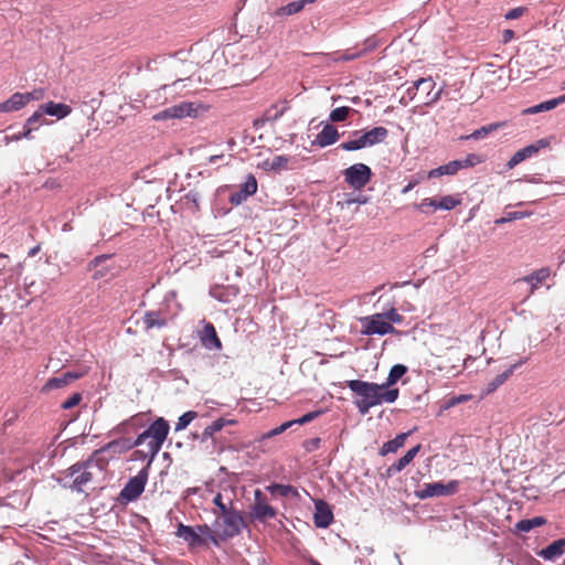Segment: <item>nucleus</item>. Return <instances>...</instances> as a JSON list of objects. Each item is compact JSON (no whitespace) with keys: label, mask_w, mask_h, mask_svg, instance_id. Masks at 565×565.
<instances>
[{"label":"nucleus","mask_w":565,"mask_h":565,"mask_svg":"<svg viewBox=\"0 0 565 565\" xmlns=\"http://www.w3.org/2000/svg\"><path fill=\"white\" fill-rule=\"evenodd\" d=\"M340 134L332 125H326L322 130L317 135L315 143L321 148L331 146L338 141Z\"/></svg>","instance_id":"412c9836"},{"label":"nucleus","mask_w":565,"mask_h":565,"mask_svg":"<svg viewBox=\"0 0 565 565\" xmlns=\"http://www.w3.org/2000/svg\"><path fill=\"white\" fill-rule=\"evenodd\" d=\"M183 204L188 205L189 209L198 211L200 203V194L196 191H190L182 199Z\"/></svg>","instance_id":"a18cd8bd"},{"label":"nucleus","mask_w":565,"mask_h":565,"mask_svg":"<svg viewBox=\"0 0 565 565\" xmlns=\"http://www.w3.org/2000/svg\"><path fill=\"white\" fill-rule=\"evenodd\" d=\"M289 109V105L287 100H280L274 105H271L266 111L265 117L267 120L275 121L279 119L287 110Z\"/></svg>","instance_id":"2f4dec72"},{"label":"nucleus","mask_w":565,"mask_h":565,"mask_svg":"<svg viewBox=\"0 0 565 565\" xmlns=\"http://www.w3.org/2000/svg\"><path fill=\"white\" fill-rule=\"evenodd\" d=\"M201 343L207 350L220 351L222 349V342L216 333L215 327L211 322H205L203 328L199 332Z\"/></svg>","instance_id":"4468645a"},{"label":"nucleus","mask_w":565,"mask_h":565,"mask_svg":"<svg viewBox=\"0 0 565 565\" xmlns=\"http://www.w3.org/2000/svg\"><path fill=\"white\" fill-rule=\"evenodd\" d=\"M232 510H234L233 507H227V504L223 503L221 507H218V512H215L217 515L216 521L214 522V526L220 525V518H222L224 514L230 513Z\"/></svg>","instance_id":"bf43d9fd"},{"label":"nucleus","mask_w":565,"mask_h":565,"mask_svg":"<svg viewBox=\"0 0 565 565\" xmlns=\"http://www.w3.org/2000/svg\"><path fill=\"white\" fill-rule=\"evenodd\" d=\"M292 425H295V422H292V420L286 422V423L281 424L280 426L276 427L275 429H273L269 435L270 436L279 435V434L284 433L286 429H288L289 427H291Z\"/></svg>","instance_id":"052dcab7"},{"label":"nucleus","mask_w":565,"mask_h":565,"mask_svg":"<svg viewBox=\"0 0 565 565\" xmlns=\"http://www.w3.org/2000/svg\"><path fill=\"white\" fill-rule=\"evenodd\" d=\"M361 321L363 327L362 333L366 335H384L396 332V329L385 320V317L382 313L365 317Z\"/></svg>","instance_id":"6e6552de"},{"label":"nucleus","mask_w":565,"mask_h":565,"mask_svg":"<svg viewBox=\"0 0 565 565\" xmlns=\"http://www.w3.org/2000/svg\"><path fill=\"white\" fill-rule=\"evenodd\" d=\"M276 514V509L268 503L266 495L262 490L256 489L254 491L252 516L257 521L265 522L266 520L274 519Z\"/></svg>","instance_id":"9b49d317"},{"label":"nucleus","mask_w":565,"mask_h":565,"mask_svg":"<svg viewBox=\"0 0 565 565\" xmlns=\"http://www.w3.org/2000/svg\"><path fill=\"white\" fill-rule=\"evenodd\" d=\"M362 135L366 146L372 147L383 142L388 136V130L385 127H374Z\"/></svg>","instance_id":"393cba45"},{"label":"nucleus","mask_w":565,"mask_h":565,"mask_svg":"<svg viewBox=\"0 0 565 565\" xmlns=\"http://www.w3.org/2000/svg\"><path fill=\"white\" fill-rule=\"evenodd\" d=\"M88 373V367H84L79 371H70L61 374L60 376L51 377L42 387V392H50L52 390L62 388L76 380L82 379Z\"/></svg>","instance_id":"f8f14e48"},{"label":"nucleus","mask_w":565,"mask_h":565,"mask_svg":"<svg viewBox=\"0 0 565 565\" xmlns=\"http://www.w3.org/2000/svg\"><path fill=\"white\" fill-rule=\"evenodd\" d=\"M460 162L452 160L444 166L435 168L428 172V178H438L445 174L452 175L460 170Z\"/></svg>","instance_id":"c756f323"},{"label":"nucleus","mask_w":565,"mask_h":565,"mask_svg":"<svg viewBox=\"0 0 565 565\" xmlns=\"http://www.w3.org/2000/svg\"><path fill=\"white\" fill-rule=\"evenodd\" d=\"M196 532L203 537L206 536L209 540H211L214 544H218V532H213L211 527L206 524L198 525Z\"/></svg>","instance_id":"49530a36"},{"label":"nucleus","mask_w":565,"mask_h":565,"mask_svg":"<svg viewBox=\"0 0 565 565\" xmlns=\"http://www.w3.org/2000/svg\"><path fill=\"white\" fill-rule=\"evenodd\" d=\"M348 387L358 396L354 404L362 415L370 412L372 407L383 403L392 404L399 396V390H385L382 384L365 382L361 380H351L347 383Z\"/></svg>","instance_id":"f257e3e1"},{"label":"nucleus","mask_w":565,"mask_h":565,"mask_svg":"<svg viewBox=\"0 0 565 565\" xmlns=\"http://www.w3.org/2000/svg\"><path fill=\"white\" fill-rule=\"evenodd\" d=\"M524 12H525V9L522 8V7L514 8V9H512V10L507 12L505 19L507 20L518 19V18L522 17Z\"/></svg>","instance_id":"13d9d810"},{"label":"nucleus","mask_w":565,"mask_h":565,"mask_svg":"<svg viewBox=\"0 0 565 565\" xmlns=\"http://www.w3.org/2000/svg\"><path fill=\"white\" fill-rule=\"evenodd\" d=\"M503 125H504L503 122H494V124H490L487 126H482L481 128L476 129L470 135L461 136L460 140H470V139L479 140V139L486 138L489 134L498 130Z\"/></svg>","instance_id":"7c9ffc66"},{"label":"nucleus","mask_w":565,"mask_h":565,"mask_svg":"<svg viewBox=\"0 0 565 565\" xmlns=\"http://www.w3.org/2000/svg\"><path fill=\"white\" fill-rule=\"evenodd\" d=\"M564 102H565V95L559 96L557 98H553V99L543 102V103H541L539 105H535V106L529 108L527 113H530V114H537V113H541V111H547V110H551V109L555 108L556 106H558L559 104H562Z\"/></svg>","instance_id":"c9c22d12"},{"label":"nucleus","mask_w":565,"mask_h":565,"mask_svg":"<svg viewBox=\"0 0 565 565\" xmlns=\"http://www.w3.org/2000/svg\"><path fill=\"white\" fill-rule=\"evenodd\" d=\"M502 38H503V42L507 43L514 38V32L512 30H504Z\"/></svg>","instance_id":"0e129e2a"},{"label":"nucleus","mask_w":565,"mask_h":565,"mask_svg":"<svg viewBox=\"0 0 565 565\" xmlns=\"http://www.w3.org/2000/svg\"><path fill=\"white\" fill-rule=\"evenodd\" d=\"M441 93H443V89H439L438 92H436L434 95H429L427 96V98H424L423 103L425 105H431V104H435L441 96Z\"/></svg>","instance_id":"680f3d73"},{"label":"nucleus","mask_w":565,"mask_h":565,"mask_svg":"<svg viewBox=\"0 0 565 565\" xmlns=\"http://www.w3.org/2000/svg\"><path fill=\"white\" fill-rule=\"evenodd\" d=\"M374 45H369L367 49L361 51V52H358V53H352V54H343L341 55L338 61H352V60H355V58H359L360 56H362L367 50H371L373 49Z\"/></svg>","instance_id":"4d7b16f0"},{"label":"nucleus","mask_w":565,"mask_h":565,"mask_svg":"<svg viewBox=\"0 0 565 565\" xmlns=\"http://www.w3.org/2000/svg\"><path fill=\"white\" fill-rule=\"evenodd\" d=\"M213 436H214V433H212V430H210L209 426L205 427V429L202 433V439L207 440L209 438H213Z\"/></svg>","instance_id":"338daca9"},{"label":"nucleus","mask_w":565,"mask_h":565,"mask_svg":"<svg viewBox=\"0 0 565 565\" xmlns=\"http://www.w3.org/2000/svg\"><path fill=\"white\" fill-rule=\"evenodd\" d=\"M351 111L352 109L348 106L338 107L330 113V120L333 122L344 121Z\"/></svg>","instance_id":"a19ab883"},{"label":"nucleus","mask_w":565,"mask_h":565,"mask_svg":"<svg viewBox=\"0 0 565 565\" xmlns=\"http://www.w3.org/2000/svg\"><path fill=\"white\" fill-rule=\"evenodd\" d=\"M149 468L148 465L143 467L137 476L130 478L126 486L120 491V499L131 502L137 500L141 493L145 490L146 483L148 481V475H149Z\"/></svg>","instance_id":"39448f33"},{"label":"nucleus","mask_w":565,"mask_h":565,"mask_svg":"<svg viewBox=\"0 0 565 565\" xmlns=\"http://www.w3.org/2000/svg\"><path fill=\"white\" fill-rule=\"evenodd\" d=\"M303 2L301 0L294 1L288 3L287 6L280 7L273 13L274 17L280 15H291L300 12L303 9Z\"/></svg>","instance_id":"e433bc0d"},{"label":"nucleus","mask_w":565,"mask_h":565,"mask_svg":"<svg viewBox=\"0 0 565 565\" xmlns=\"http://www.w3.org/2000/svg\"><path fill=\"white\" fill-rule=\"evenodd\" d=\"M26 100L23 93H14L8 100L0 104V111L10 113L17 111L26 106Z\"/></svg>","instance_id":"a878e982"},{"label":"nucleus","mask_w":565,"mask_h":565,"mask_svg":"<svg viewBox=\"0 0 565 565\" xmlns=\"http://www.w3.org/2000/svg\"><path fill=\"white\" fill-rule=\"evenodd\" d=\"M257 191V180L253 174H248L246 181L239 189L230 195V202L239 205Z\"/></svg>","instance_id":"ddd939ff"},{"label":"nucleus","mask_w":565,"mask_h":565,"mask_svg":"<svg viewBox=\"0 0 565 565\" xmlns=\"http://www.w3.org/2000/svg\"><path fill=\"white\" fill-rule=\"evenodd\" d=\"M198 106L192 102H182L170 106L152 116L154 121H163L169 119H182L185 117H196Z\"/></svg>","instance_id":"20e7f679"},{"label":"nucleus","mask_w":565,"mask_h":565,"mask_svg":"<svg viewBox=\"0 0 565 565\" xmlns=\"http://www.w3.org/2000/svg\"><path fill=\"white\" fill-rule=\"evenodd\" d=\"M399 472L398 468H396L395 463L391 465L385 473H384V477L385 478H392L395 473Z\"/></svg>","instance_id":"e2e57ef3"},{"label":"nucleus","mask_w":565,"mask_h":565,"mask_svg":"<svg viewBox=\"0 0 565 565\" xmlns=\"http://www.w3.org/2000/svg\"><path fill=\"white\" fill-rule=\"evenodd\" d=\"M471 398L470 395H458V396H454L451 397L450 399H448L447 404H446V408H449V407H454L458 404H461V403H466L468 402L469 399Z\"/></svg>","instance_id":"6e6d98bb"},{"label":"nucleus","mask_w":565,"mask_h":565,"mask_svg":"<svg viewBox=\"0 0 565 565\" xmlns=\"http://www.w3.org/2000/svg\"><path fill=\"white\" fill-rule=\"evenodd\" d=\"M530 215H531V212H521V211L507 212L503 217H501V218L495 221V224H498V225L504 224V223H508V222H512V221H515V220H521V218L527 217Z\"/></svg>","instance_id":"c03bdc74"},{"label":"nucleus","mask_w":565,"mask_h":565,"mask_svg":"<svg viewBox=\"0 0 565 565\" xmlns=\"http://www.w3.org/2000/svg\"><path fill=\"white\" fill-rule=\"evenodd\" d=\"M92 466H86V461L77 462L67 469V476L73 478L72 489L83 492L93 481Z\"/></svg>","instance_id":"1a4fd4ad"},{"label":"nucleus","mask_w":565,"mask_h":565,"mask_svg":"<svg viewBox=\"0 0 565 565\" xmlns=\"http://www.w3.org/2000/svg\"><path fill=\"white\" fill-rule=\"evenodd\" d=\"M420 448V445H416L415 447L407 450V452L395 462L396 468H398V470L402 471L406 466H408L413 461V459L419 452Z\"/></svg>","instance_id":"58836bf2"},{"label":"nucleus","mask_w":565,"mask_h":565,"mask_svg":"<svg viewBox=\"0 0 565 565\" xmlns=\"http://www.w3.org/2000/svg\"><path fill=\"white\" fill-rule=\"evenodd\" d=\"M82 401L81 393H73L66 401H64L61 405L63 409H71L77 406Z\"/></svg>","instance_id":"8fccbe9b"},{"label":"nucleus","mask_w":565,"mask_h":565,"mask_svg":"<svg viewBox=\"0 0 565 565\" xmlns=\"http://www.w3.org/2000/svg\"><path fill=\"white\" fill-rule=\"evenodd\" d=\"M23 94H24L26 104H29L32 100H41L44 98V95H45L43 88H36V89H33L32 92H28V93H23Z\"/></svg>","instance_id":"603ef678"},{"label":"nucleus","mask_w":565,"mask_h":565,"mask_svg":"<svg viewBox=\"0 0 565 565\" xmlns=\"http://www.w3.org/2000/svg\"><path fill=\"white\" fill-rule=\"evenodd\" d=\"M267 490L273 494L278 493L281 497H299L298 490L290 484L273 483L267 487Z\"/></svg>","instance_id":"473e14b6"},{"label":"nucleus","mask_w":565,"mask_h":565,"mask_svg":"<svg viewBox=\"0 0 565 565\" xmlns=\"http://www.w3.org/2000/svg\"><path fill=\"white\" fill-rule=\"evenodd\" d=\"M177 535L189 543L190 546H202L206 543V539L202 537L194 527L180 524Z\"/></svg>","instance_id":"aec40b11"},{"label":"nucleus","mask_w":565,"mask_h":565,"mask_svg":"<svg viewBox=\"0 0 565 565\" xmlns=\"http://www.w3.org/2000/svg\"><path fill=\"white\" fill-rule=\"evenodd\" d=\"M109 256L107 255H99V256H96L93 260H92V264L94 266H98L102 262H104L105 259H107Z\"/></svg>","instance_id":"69168bd1"},{"label":"nucleus","mask_w":565,"mask_h":565,"mask_svg":"<svg viewBox=\"0 0 565 565\" xmlns=\"http://www.w3.org/2000/svg\"><path fill=\"white\" fill-rule=\"evenodd\" d=\"M23 138H25V139H32L33 138L32 137V131L29 128H26L25 126H23V130L21 132H18V134L12 135L10 137H6L7 142L8 141H19V140H21Z\"/></svg>","instance_id":"864d4df0"},{"label":"nucleus","mask_w":565,"mask_h":565,"mask_svg":"<svg viewBox=\"0 0 565 565\" xmlns=\"http://www.w3.org/2000/svg\"><path fill=\"white\" fill-rule=\"evenodd\" d=\"M383 315H384V317H385V320H386L387 322H390L391 324H392V323H397V324H399V323H402V322H403V319H404V318H403V316H402V315H399V313L397 312V310H396V309H394V308L390 309L388 311L384 312Z\"/></svg>","instance_id":"3c124183"},{"label":"nucleus","mask_w":565,"mask_h":565,"mask_svg":"<svg viewBox=\"0 0 565 565\" xmlns=\"http://www.w3.org/2000/svg\"><path fill=\"white\" fill-rule=\"evenodd\" d=\"M235 424H236V420H234V419L218 418V419L214 420L211 425H209V428H210V430H212V433L216 434L217 431L222 430L223 427H225L226 425H235Z\"/></svg>","instance_id":"09e8293b"},{"label":"nucleus","mask_w":565,"mask_h":565,"mask_svg":"<svg viewBox=\"0 0 565 565\" xmlns=\"http://www.w3.org/2000/svg\"><path fill=\"white\" fill-rule=\"evenodd\" d=\"M518 364L511 365L507 371L497 375L487 386V393L490 394L494 392L499 386H501L514 372Z\"/></svg>","instance_id":"72a5a7b5"},{"label":"nucleus","mask_w":565,"mask_h":565,"mask_svg":"<svg viewBox=\"0 0 565 565\" xmlns=\"http://www.w3.org/2000/svg\"><path fill=\"white\" fill-rule=\"evenodd\" d=\"M548 143L541 139L539 140L534 145H530V146H526L520 150H518L511 158L510 160L508 161L507 166L509 169H512L514 168L515 166H518L519 163H521L522 161H524L525 159L527 158H531L532 156H534L535 153H537V151L541 149V148H544L546 147Z\"/></svg>","instance_id":"dca6fc26"},{"label":"nucleus","mask_w":565,"mask_h":565,"mask_svg":"<svg viewBox=\"0 0 565 565\" xmlns=\"http://www.w3.org/2000/svg\"><path fill=\"white\" fill-rule=\"evenodd\" d=\"M45 122L43 118V114L41 109L36 110L31 117L28 118L24 126L29 128L31 131L38 129L41 125Z\"/></svg>","instance_id":"79ce46f5"},{"label":"nucleus","mask_w":565,"mask_h":565,"mask_svg":"<svg viewBox=\"0 0 565 565\" xmlns=\"http://www.w3.org/2000/svg\"><path fill=\"white\" fill-rule=\"evenodd\" d=\"M333 521V513L329 504L323 500L315 501L313 522L317 527H328Z\"/></svg>","instance_id":"2eb2a0df"},{"label":"nucleus","mask_w":565,"mask_h":565,"mask_svg":"<svg viewBox=\"0 0 565 565\" xmlns=\"http://www.w3.org/2000/svg\"><path fill=\"white\" fill-rule=\"evenodd\" d=\"M170 426L168 422L159 417L145 431L139 434L135 439L136 447L146 444V450H137L135 454L140 458H148V467L151 466L153 459L161 450L163 443L169 435Z\"/></svg>","instance_id":"f03ea898"},{"label":"nucleus","mask_w":565,"mask_h":565,"mask_svg":"<svg viewBox=\"0 0 565 565\" xmlns=\"http://www.w3.org/2000/svg\"><path fill=\"white\" fill-rule=\"evenodd\" d=\"M460 204L461 199L457 195H445L440 199L426 198L422 200L420 203L416 205V207L425 214H430L437 210L450 211Z\"/></svg>","instance_id":"0eeeda50"},{"label":"nucleus","mask_w":565,"mask_h":565,"mask_svg":"<svg viewBox=\"0 0 565 565\" xmlns=\"http://www.w3.org/2000/svg\"><path fill=\"white\" fill-rule=\"evenodd\" d=\"M546 520L543 516H535L533 519L521 520L515 524L518 532H530L536 526L544 525Z\"/></svg>","instance_id":"f704fd0d"},{"label":"nucleus","mask_w":565,"mask_h":565,"mask_svg":"<svg viewBox=\"0 0 565 565\" xmlns=\"http://www.w3.org/2000/svg\"><path fill=\"white\" fill-rule=\"evenodd\" d=\"M422 86H426V88H427V96H429L431 90L435 87V82L433 81L431 77L419 78L416 82H414L413 86H411V87H408L406 89V96H407L408 100L415 99V97H416L418 90H420Z\"/></svg>","instance_id":"cd10ccee"},{"label":"nucleus","mask_w":565,"mask_h":565,"mask_svg":"<svg viewBox=\"0 0 565 565\" xmlns=\"http://www.w3.org/2000/svg\"><path fill=\"white\" fill-rule=\"evenodd\" d=\"M213 503L218 508L221 507L224 502H223V495L221 493H217L214 499H213Z\"/></svg>","instance_id":"774afa93"},{"label":"nucleus","mask_w":565,"mask_h":565,"mask_svg":"<svg viewBox=\"0 0 565 565\" xmlns=\"http://www.w3.org/2000/svg\"><path fill=\"white\" fill-rule=\"evenodd\" d=\"M409 435H411V433H402V434H398L394 439L384 443L380 449V455L386 456L390 452L397 451L401 447L404 446V444Z\"/></svg>","instance_id":"bb28decb"},{"label":"nucleus","mask_w":565,"mask_h":565,"mask_svg":"<svg viewBox=\"0 0 565 565\" xmlns=\"http://www.w3.org/2000/svg\"><path fill=\"white\" fill-rule=\"evenodd\" d=\"M198 417V413L194 411L185 412L183 415H181L178 419V423L175 424V430H183L185 429L189 424Z\"/></svg>","instance_id":"37998d69"},{"label":"nucleus","mask_w":565,"mask_h":565,"mask_svg":"<svg viewBox=\"0 0 565 565\" xmlns=\"http://www.w3.org/2000/svg\"><path fill=\"white\" fill-rule=\"evenodd\" d=\"M407 372V367L403 364H395L390 370V373L386 377V381L382 383L385 390H393V385H395L398 380H401Z\"/></svg>","instance_id":"c85d7f7f"},{"label":"nucleus","mask_w":565,"mask_h":565,"mask_svg":"<svg viewBox=\"0 0 565 565\" xmlns=\"http://www.w3.org/2000/svg\"><path fill=\"white\" fill-rule=\"evenodd\" d=\"M345 183L354 189H363L372 179V170L364 163H354L343 171Z\"/></svg>","instance_id":"7ed1b4c3"},{"label":"nucleus","mask_w":565,"mask_h":565,"mask_svg":"<svg viewBox=\"0 0 565 565\" xmlns=\"http://www.w3.org/2000/svg\"><path fill=\"white\" fill-rule=\"evenodd\" d=\"M459 482L451 480L448 483L433 482L424 483L423 487L415 492L418 499H428L433 497H448L452 495L458 491Z\"/></svg>","instance_id":"423d86ee"},{"label":"nucleus","mask_w":565,"mask_h":565,"mask_svg":"<svg viewBox=\"0 0 565 565\" xmlns=\"http://www.w3.org/2000/svg\"><path fill=\"white\" fill-rule=\"evenodd\" d=\"M366 147L367 146L363 139V135H360L358 138L344 141L339 146V148H341L342 150H345V151L360 150V149H363Z\"/></svg>","instance_id":"ea45409f"},{"label":"nucleus","mask_w":565,"mask_h":565,"mask_svg":"<svg viewBox=\"0 0 565 565\" xmlns=\"http://www.w3.org/2000/svg\"><path fill=\"white\" fill-rule=\"evenodd\" d=\"M116 456L113 452H109L104 446L89 456L86 460V466L97 467L100 471L105 470L108 463Z\"/></svg>","instance_id":"6ab92c4d"},{"label":"nucleus","mask_w":565,"mask_h":565,"mask_svg":"<svg viewBox=\"0 0 565 565\" xmlns=\"http://www.w3.org/2000/svg\"><path fill=\"white\" fill-rule=\"evenodd\" d=\"M320 414H321L320 411L310 412V413L305 414L300 418L295 419L294 422H295V424H298V425L308 424L311 420H313L315 418H317Z\"/></svg>","instance_id":"5fc2aeb1"},{"label":"nucleus","mask_w":565,"mask_h":565,"mask_svg":"<svg viewBox=\"0 0 565 565\" xmlns=\"http://www.w3.org/2000/svg\"><path fill=\"white\" fill-rule=\"evenodd\" d=\"M291 161V157L281 154L274 157L270 162L267 161L266 163L270 167L271 170L280 172L282 170L291 169V167L289 166Z\"/></svg>","instance_id":"4c0bfd02"},{"label":"nucleus","mask_w":565,"mask_h":565,"mask_svg":"<svg viewBox=\"0 0 565 565\" xmlns=\"http://www.w3.org/2000/svg\"><path fill=\"white\" fill-rule=\"evenodd\" d=\"M565 552V539H559L552 542L545 548H543L539 555L544 559H555L561 557Z\"/></svg>","instance_id":"5701e85b"},{"label":"nucleus","mask_w":565,"mask_h":565,"mask_svg":"<svg viewBox=\"0 0 565 565\" xmlns=\"http://www.w3.org/2000/svg\"><path fill=\"white\" fill-rule=\"evenodd\" d=\"M551 277V268L542 267L530 275L520 278L518 281H524L530 284V295H533L548 278Z\"/></svg>","instance_id":"f3484780"},{"label":"nucleus","mask_w":565,"mask_h":565,"mask_svg":"<svg viewBox=\"0 0 565 565\" xmlns=\"http://www.w3.org/2000/svg\"><path fill=\"white\" fill-rule=\"evenodd\" d=\"M143 328L149 331L153 328L161 329L168 326L169 319L161 310L146 311L142 317Z\"/></svg>","instance_id":"a211bd4d"},{"label":"nucleus","mask_w":565,"mask_h":565,"mask_svg":"<svg viewBox=\"0 0 565 565\" xmlns=\"http://www.w3.org/2000/svg\"><path fill=\"white\" fill-rule=\"evenodd\" d=\"M109 452H113L115 456L122 455L130 449L136 447L135 440L129 438H120L116 440H111L104 446Z\"/></svg>","instance_id":"b1692460"},{"label":"nucleus","mask_w":565,"mask_h":565,"mask_svg":"<svg viewBox=\"0 0 565 565\" xmlns=\"http://www.w3.org/2000/svg\"><path fill=\"white\" fill-rule=\"evenodd\" d=\"M224 529L218 532V537L221 540L232 539L238 535L243 527L245 526V521L239 511L236 509L232 510L230 513L224 514L222 518Z\"/></svg>","instance_id":"9d476101"},{"label":"nucleus","mask_w":565,"mask_h":565,"mask_svg":"<svg viewBox=\"0 0 565 565\" xmlns=\"http://www.w3.org/2000/svg\"><path fill=\"white\" fill-rule=\"evenodd\" d=\"M40 109L42 114L54 116L58 119H63L72 113V108L68 105L62 103L56 104L54 102L41 105Z\"/></svg>","instance_id":"4be33fe9"},{"label":"nucleus","mask_w":565,"mask_h":565,"mask_svg":"<svg viewBox=\"0 0 565 565\" xmlns=\"http://www.w3.org/2000/svg\"><path fill=\"white\" fill-rule=\"evenodd\" d=\"M483 161L482 157L476 153L468 154L465 159L458 160L460 162V170L475 167Z\"/></svg>","instance_id":"de8ad7c7"}]
</instances>
